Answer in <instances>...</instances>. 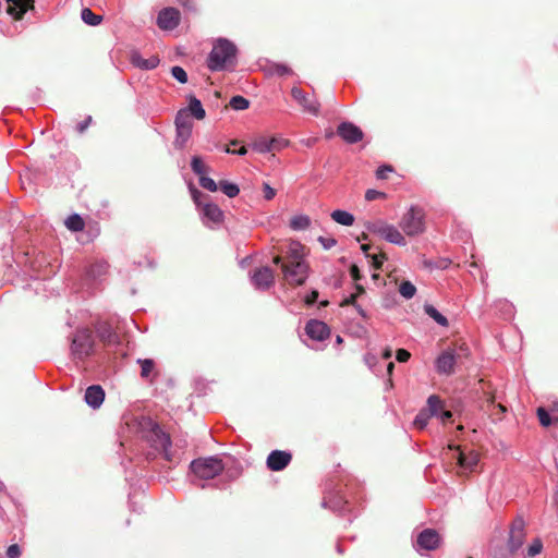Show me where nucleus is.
<instances>
[{
    "label": "nucleus",
    "mask_w": 558,
    "mask_h": 558,
    "mask_svg": "<svg viewBox=\"0 0 558 558\" xmlns=\"http://www.w3.org/2000/svg\"><path fill=\"white\" fill-rule=\"evenodd\" d=\"M292 98L298 101L304 112L317 117L320 113V104L315 96H308L299 87H292Z\"/></svg>",
    "instance_id": "obj_9"
},
{
    "label": "nucleus",
    "mask_w": 558,
    "mask_h": 558,
    "mask_svg": "<svg viewBox=\"0 0 558 558\" xmlns=\"http://www.w3.org/2000/svg\"><path fill=\"white\" fill-rule=\"evenodd\" d=\"M549 411L551 413L554 424H558V401L550 405Z\"/></svg>",
    "instance_id": "obj_54"
},
{
    "label": "nucleus",
    "mask_w": 558,
    "mask_h": 558,
    "mask_svg": "<svg viewBox=\"0 0 558 558\" xmlns=\"http://www.w3.org/2000/svg\"><path fill=\"white\" fill-rule=\"evenodd\" d=\"M515 553L508 546H496L492 551V558H514Z\"/></svg>",
    "instance_id": "obj_33"
},
{
    "label": "nucleus",
    "mask_w": 558,
    "mask_h": 558,
    "mask_svg": "<svg viewBox=\"0 0 558 558\" xmlns=\"http://www.w3.org/2000/svg\"><path fill=\"white\" fill-rule=\"evenodd\" d=\"M450 448L452 449L453 447L450 446ZM454 448L459 450L458 464L460 465V468H462L465 471L473 472L480 461V454L474 450L464 452L463 450H460L459 446Z\"/></svg>",
    "instance_id": "obj_18"
},
{
    "label": "nucleus",
    "mask_w": 558,
    "mask_h": 558,
    "mask_svg": "<svg viewBox=\"0 0 558 558\" xmlns=\"http://www.w3.org/2000/svg\"><path fill=\"white\" fill-rule=\"evenodd\" d=\"M97 335L105 345H112L119 342V336L108 323H99L96 326Z\"/></svg>",
    "instance_id": "obj_21"
},
{
    "label": "nucleus",
    "mask_w": 558,
    "mask_h": 558,
    "mask_svg": "<svg viewBox=\"0 0 558 558\" xmlns=\"http://www.w3.org/2000/svg\"><path fill=\"white\" fill-rule=\"evenodd\" d=\"M337 134L348 144H355L363 140V131L352 122H342L337 128Z\"/></svg>",
    "instance_id": "obj_11"
},
{
    "label": "nucleus",
    "mask_w": 558,
    "mask_h": 558,
    "mask_svg": "<svg viewBox=\"0 0 558 558\" xmlns=\"http://www.w3.org/2000/svg\"><path fill=\"white\" fill-rule=\"evenodd\" d=\"M289 145V141L282 137H259L252 144V148L260 154L279 151Z\"/></svg>",
    "instance_id": "obj_10"
},
{
    "label": "nucleus",
    "mask_w": 558,
    "mask_h": 558,
    "mask_svg": "<svg viewBox=\"0 0 558 558\" xmlns=\"http://www.w3.org/2000/svg\"><path fill=\"white\" fill-rule=\"evenodd\" d=\"M199 184L203 189L208 190L210 192H216L218 190V184L209 177H201Z\"/></svg>",
    "instance_id": "obj_44"
},
{
    "label": "nucleus",
    "mask_w": 558,
    "mask_h": 558,
    "mask_svg": "<svg viewBox=\"0 0 558 558\" xmlns=\"http://www.w3.org/2000/svg\"><path fill=\"white\" fill-rule=\"evenodd\" d=\"M399 292L403 298L411 299L415 295L416 288L412 282L403 281L399 287Z\"/></svg>",
    "instance_id": "obj_38"
},
{
    "label": "nucleus",
    "mask_w": 558,
    "mask_h": 558,
    "mask_svg": "<svg viewBox=\"0 0 558 558\" xmlns=\"http://www.w3.org/2000/svg\"><path fill=\"white\" fill-rule=\"evenodd\" d=\"M311 226V219L308 216L299 215L294 216L290 220V227L293 230H305Z\"/></svg>",
    "instance_id": "obj_30"
},
{
    "label": "nucleus",
    "mask_w": 558,
    "mask_h": 558,
    "mask_svg": "<svg viewBox=\"0 0 558 558\" xmlns=\"http://www.w3.org/2000/svg\"><path fill=\"white\" fill-rule=\"evenodd\" d=\"M153 444L157 450H162L165 453V458L171 461V456L169 453V447L171 446V439L168 434L157 428L153 430Z\"/></svg>",
    "instance_id": "obj_20"
},
{
    "label": "nucleus",
    "mask_w": 558,
    "mask_h": 558,
    "mask_svg": "<svg viewBox=\"0 0 558 558\" xmlns=\"http://www.w3.org/2000/svg\"><path fill=\"white\" fill-rule=\"evenodd\" d=\"M441 542L440 535L434 529H425L418 535L416 543L420 548L425 550H435Z\"/></svg>",
    "instance_id": "obj_15"
},
{
    "label": "nucleus",
    "mask_w": 558,
    "mask_h": 558,
    "mask_svg": "<svg viewBox=\"0 0 558 558\" xmlns=\"http://www.w3.org/2000/svg\"><path fill=\"white\" fill-rule=\"evenodd\" d=\"M266 71L270 75H278V76H284V75L292 74V70L288 65L281 64V63H271L266 68Z\"/></svg>",
    "instance_id": "obj_31"
},
{
    "label": "nucleus",
    "mask_w": 558,
    "mask_h": 558,
    "mask_svg": "<svg viewBox=\"0 0 558 558\" xmlns=\"http://www.w3.org/2000/svg\"><path fill=\"white\" fill-rule=\"evenodd\" d=\"M191 167H192V170L194 171V173H196L199 178L204 177L207 171L206 165L203 162L202 158L198 156H194L192 158Z\"/></svg>",
    "instance_id": "obj_37"
},
{
    "label": "nucleus",
    "mask_w": 558,
    "mask_h": 558,
    "mask_svg": "<svg viewBox=\"0 0 558 558\" xmlns=\"http://www.w3.org/2000/svg\"><path fill=\"white\" fill-rule=\"evenodd\" d=\"M181 14L175 8H166L161 10L157 17V25L165 31L174 29L180 23Z\"/></svg>",
    "instance_id": "obj_12"
},
{
    "label": "nucleus",
    "mask_w": 558,
    "mask_h": 558,
    "mask_svg": "<svg viewBox=\"0 0 558 558\" xmlns=\"http://www.w3.org/2000/svg\"><path fill=\"white\" fill-rule=\"evenodd\" d=\"M497 408H498V410L500 411L501 414H504L507 411L506 407L500 404V403L497 405Z\"/></svg>",
    "instance_id": "obj_63"
},
{
    "label": "nucleus",
    "mask_w": 558,
    "mask_h": 558,
    "mask_svg": "<svg viewBox=\"0 0 558 558\" xmlns=\"http://www.w3.org/2000/svg\"><path fill=\"white\" fill-rule=\"evenodd\" d=\"M392 167L391 166H383V167H379L376 171V177L377 179L379 180H384V179H387L388 178V174L390 172H392Z\"/></svg>",
    "instance_id": "obj_48"
},
{
    "label": "nucleus",
    "mask_w": 558,
    "mask_h": 558,
    "mask_svg": "<svg viewBox=\"0 0 558 558\" xmlns=\"http://www.w3.org/2000/svg\"><path fill=\"white\" fill-rule=\"evenodd\" d=\"M8 14L12 15L15 20H22L23 15L34 8L35 0H7Z\"/></svg>",
    "instance_id": "obj_17"
},
{
    "label": "nucleus",
    "mask_w": 558,
    "mask_h": 558,
    "mask_svg": "<svg viewBox=\"0 0 558 558\" xmlns=\"http://www.w3.org/2000/svg\"><path fill=\"white\" fill-rule=\"evenodd\" d=\"M95 351L93 332L88 328L77 329L71 342V354L75 360L83 361Z\"/></svg>",
    "instance_id": "obj_3"
},
{
    "label": "nucleus",
    "mask_w": 558,
    "mask_h": 558,
    "mask_svg": "<svg viewBox=\"0 0 558 558\" xmlns=\"http://www.w3.org/2000/svg\"><path fill=\"white\" fill-rule=\"evenodd\" d=\"M468 348L460 347L459 352L445 351L436 360V369L439 374L450 375L454 371V364L457 360L461 359L462 355L468 356Z\"/></svg>",
    "instance_id": "obj_7"
},
{
    "label": "nucleus",
    "mask_w": 558,
    "mask_h": 558,
    "mask_svg": "<svg viewBox=\"0 0 558 558\" xmlns=\"http://www.w3.org/2000/svg\"><path fill=\"white\" fill-rule=\"evenodd\" d=\"M225 150H226V153H228V154H236V155H240V156H243V155H245V154L247 153V149H246V147H245V146H242V147H240V148H239V149H236V150H232V149H230L229 147H226V149H225Z\"/></svg>",
    "instance_id": "obj_56"
},
{
    "label": "nucleus",
    "mask_w": 558,
    "mask_h": 558,
    "mask_svg": "<svg viewBox=\"0 0 558 558\" xmlns=\"http://www.w3.org/2000/svg\"><path fill=\"white\" fill-rule=\"evenodd\" d=\"M318 241L323 244V246L326 250H329V248L333 247L337 244V241L333 238L319 236Z\"/></svg>",
    "instance_id": "obj_49"
},
{
    "label": "nucleus",
    "mask_w": 558,
    "mask_h": 558,
    "mask_svg": "<svg viewBox=\"0 0 558 558\" xmlns=\"http://www.w3.org/2000/svg\"><path fill=\"white\" fill-rule=\"evenodd\" d=\"M318 298V291L313 290L305 299V303L307 305H313Z\"/></svg>",
    "instance_id": "obj_55"
},
{
    "label": "nucleus",
    "mask_w": 558,
    "mask_h": 558,
    "mask_svg": "<svg viewBox=\"0 0 558 558\" xmlns=\"http://www.w3.org/2000/svg\"><path fill=\"white\" fill-rule=\"evenodd\" d=\"M186 110H187L189 114H192L197 120H203L206 116V112H205L201 101L194 96L190 97L189 109H186Z\"/></svg>",
    "instance_id": "obj_27"
},
{
    "label": "nucleus",
    "mask_w": 558,
    "mask_h": 558,
    "mask_svg": "<svg viewBox=\"0 0 558 558\" xmlns=\"http://www.w3.org/2000/svg\"><path fill=\"white\" fill-rule=\"evenodd\" d=\"M400 227L409 236H416L424 232V213L421 208L412 206L401 218Z\"/></svg>",
    "instance_id": "obj_6"
},
{
    "label": "nucleus",
    "mask_w": 558,
    "mask_h": 558,
    "mask_svg": "<svg viewBox=\"0 0 558 558\" xmlns=\"http://www.w3.org/2000/svg\"><path fill=\"white\" fill-rule=\"evenodd\" d=\"M225 469L221 459L216 457L199 458L191 462L192 472L202 480H211Z\"/></svg>",
    "instance_id": "obj_4"
},
{
    "label": "nucleus",
    "mask_w": 558,
    "mask_h": 558,
    "mask_svg": "<svg viewBox=\"0 0 558 558\" xmlns=\"http://www.w3.org/2000/svg\"><path fill=\"white\" fill-rule=\"evenodd\" d=\"M368 239V235L367 233L363 232L360 236L356 238V240L360 242V241H365Z\"/></svg>",
    "instance_id": "obj_61"
},
{
    "label": "nucleus",
    "mask_w": 558,
    "mask_h": 558,
    "mask_svg": "<svg viewBox=\"0 0 558 558\" xmlns=\"http://www.w3.org/2000/svg\"><path fill=\"white\" fill-rule=\"evenodd\" d=\"M525 537V521L522 517L518 515L510 525L507 546L518 551L524 544Z\"/></svg>",
    "instance_id": "obj_8"
},
{
    "label": "nucleus",
    "mask_w": 558,
    "mask_h": 558,
    "mask_svg": "<svg viewBox=\"0 0 558 558\" xmlns=\"http://www.w3.org/2000/svg\"><path fill=\"white\" fill-rule=\"evenodd\" d=\"M171 74L181 84H185L187 82V74H186L185 70L179 65L171 68Z\"/></svg>",
    "instance_id": "obj_42"
},
{
    "label": "nucleus",
    "mask_w": 558,
    "mask_h": 558,
    "mask_svg": "<svg viewBox=\"0 0 558 558\" xmlns=\"http://www.w3.org/2000/svg\"><path fill=\"white\" fill-rule=\"evenodd\" d=\"M536 414L542 426L548 427L554 423L550 411H547L544 408H538Z\"/></svg>",
    "instance_id": "obj_40"
},
{
    "label": "nucleus",
    "mask_w": 558,
    "mask_h": 558,
    "mask_svg": "<svg viewBox=\"0 0 558 558\" xmlns=\"http://www.w3.org/2000/svg\"><path fill=\"white\" fill-rule=\"evenodd\" d=\"M219 187L230 198L235 197L240 193L239 186L228 181H220Z\"/></svg>",
    "instance_id": "obj_34"
},
{
    "label": "nucleus",
    "mask_w": 558,
    "mask_h": 558,
    "mask_svg": "<svg viewBox=\"0 0 558 558\" xmlns=\"http://www.w3.org/2000/svg\"><path fill=\"white\" fill-rule=\"evenodd\" d=\"M367 257L372 259V266L375 269H380L384 262L388 259L386 253H379V254H367Z\"/></svg>",
    "instance_id": "obj_43"
},
{
    "label": "nucleus",
    "mask_w": 558,
    "mask_h": 558,
    "mask_svg": "<svg viewBox=\"0 0 558 558\" xmlns=\"http://www.w3.org/2000/svg\"><path fill=\"white\" fill-rule=\"evenodd\" d=\"M292 460V454L283 450H274L267 457V468L271 471L278 472L286 469Z\"/></svg>",
    "instance_id": "obj_14"
},
{
    "label": "nucleus",
    "mask_w": 558,
    "mask_h": 558,
    "mask_svg": "<svg viewBox=\"0 0 558 558\" xmlns=\"http://www.w3.org/2000/svg\"><path fill=\"white\" fill-rule=\"evenodd\" d=\"M425 409L430 414V416H439L444 410V403L438 396L432 395L427 399V405Z\"/></svg>",
    "instance_id": "obj_25"
},
{
    "label": "nucleus",
    "mask_w": 558,
    "mask_h": 558,
    "mask_svg": "<svg viewBox=\"0 0 558 558\" xmlns=\"http://www.w3.org/2000/svg\"><path fill=\"white\" fill-rule=\"evenodd\" d=\"M141 364V376L143 378H148L155 368V362L150 359L138 360Z\"/></svg>",
    "instance_id": "obj_39"
},
{
    "label": "nucleus",
    "mask_w": 558,
    "mask_h": 558,
    "mask_svg": "<svg viewBox=\"0 0 558 558\" xmlns=\"http://www.w3.org/2000/svg\"><path fill=\"white\" fill-rule=\"evenodd\" d=\"M193 199L194 202L199 205L198 197L201 196V192L196 189L192 191Z\"/></svg>",
    "instance_id": "obj_59"
},
{
    "label": "nucleus",
    "mask_w": 558,
    "mask_h": 558,
    "mask_svg": "<svg viewBox=\"0 0 558 558\" xmlns=\"http://www.w3.org/2000/svg\"><path fill=\"white\" fill-rule=\"evenodd\" d=\"M305 331L310 338L318 341L327 339L330 335L329 327L324 322L315 319H312L306 324Z\"/></svg>",
    "instance_id": "obj_16"
},
{
    "label": "nucleus",
    "mask_w": 558,
    "mask_h": 558,
    "mask_svg": "<svg viewBox=\"0 0 558 558\" xmlns=\"http://www.w3.org/2000/svg\"><path fill=\"white\" fill-rule=\"evenodd\" d=\"M90 122H92V117L88 116L84 121H82L77 124V128H76L77 132L83 133L89 126Z\"/></svg>",
    "instance_id": "obj_53"
},
{
    "label": "nucleus",
    "mask_w": 558,
    "mask_h": 558,
    "mask_svg": "<svg viewBox=\"0 0 558 558\" xmlns=\"http://www.w3.org/2000/svg\"><path fill=\"white\" fill-rule=\"evenodd\" d=\"M65 227L70 230V231H73V232H80V231H83L84 228H85V221L84 219L77 215V214H73V215H70L65 222H64Z\"/></svg>",
    "instance_id": "obj_28"
},
{
    "label": "nucleus",
    "mask_w": 558,
    "mask_h": 558,
    "mask_svg": "<svg viewBox=\"0 0 558 558\" xmlns=\"http://www.w3.org/2000/svg\"><path fill=\"white\" fill-rule=\"evenodd\" d=\"M174 123L179 136L185 140L191 135L193 123L190 119L187 110L181 109L175 116Z\"/></svg>",
    "instance_id": "obj_19"
},
{
    "label": "nucleus",
    "mask_w": 558,
    "mask_h": 558,
    "mask_svg": "<svg viewBox=\"0 0 558 558\" xmlns=\"http://www.w3.org/2000/svg\"><path fill=\"white\" fill-rule=\"evenodd\" d=\"M276 195V191L269 186L267 183L264 184V197L267 199V201H270L275 197Z\"/></svg>",
    "instance_id": "obj_50"
},
{
    "label": "nucleus",
    "mask_w": 558,
    "mask_h": 558,
    "mask_svg": "<svg viewBox=\"0 0 558 558\" xmlns=\"http://www.w3.org/2000/svg\"><path fill=\"white\" fill-rule=\"evenodd\" d=\"M350 275H351V277H352V279L354 281H359L362 278L360 269H359V267L355 264L351 265V267H350Z\"/></svg>",
    "instance_id": "obj_51"
},
{
    "label": "nucleus",
    "mask_w": 558,
    "mask_h": 558,
    "mask_svg": "<svg viewBox=\"0 0 558 558\" xmlns=\"http://www.w3.org/2000/svg\"><path fill=\"white\" fill-rule=\"evenodd\" d=\"M230 107L234 110H245L250 107V101L243 96H233L229 102Z\"/></svg>",
    "instance_id": "obj_36"
},
{
    "label": "nucleus",
    "mask_w": 558,
    "mask_h": 558,
    "mask_svg": "<svg viewBox=\"0 0 558 558\" xmlns=\"http://www.w3.org/2000/svg\"><path fill=\"white\" fill-rule=\"evenodd\" d=\"M82 20L92 26H96L101 23L102 17L100 15L95 14L90 9L85 8L82 10Z\"/></svg>",
    "instance_id": "obj_32"
},
{
    "label": "nucleus",
    "mask_w": 558,
    "mask_h": 558,
    "mask_svg": "<svg viewBox=\"0 0 558 558\" xmlns=\"http://www.w3.org/2000/svg\"><path fill=\"white\" fill-rule=\"evenodd\" d=\"M542 549H543V543H542L541 538H535V539H533L531 545L527 547L526 556L532 558V557L541 554Z\"/></svg>",
    "instance_id": "obj_41"
},
{
    "label": "nucleus",
    "mask_w": 558,
    "mask_h": 558,
    "mask_svg": "<svg viewBox=\"0 0 558 558\" xmlns=\"http://www.w3.org/2000/svg\"><path fill=\"white\" fill-rule=\"evenodd\" d=\"M384 359H389L391 356V351L390 350H386L383 354Z\"/></svg>",
    "instance_id": "obj_64"
},
{
    "label": "nucleus",
    "mask_w": 558,
    "mask_h": 558,
    "mask_svg": "<svg viewBox=\"0 0 558 558\" xmlns=\"http://www.w3.org/2000/svg\"><path fill=\"white\" fill-rule=\"evenodd\" d=\"M386 194L384 192H379L377 190H367L365 193V199L368 202L375 201L377 198H385Z\"/></svg>",
    "instance_id": "obj_45"
},
{
    "label": "nucleus",
    "mask_w": 558,
    "mask_h": 558,
    "mask_svg": "<svg viewBox=\"0 0 558 558\" xmlns=\"http://www.w3.org/2000/svg\"><path fill=\"white\" fill-rule=\"evenodd\" d=\"M131 62L140 69L153 70L159 64V58L157 56H150L148 59H145L138 52H133L131 54Z\"/></svg>",
    "instance_id": "obj_23"
},
{
    "label": "nucleus",
    "mask_w": 558,
    "mask_h": 558,
    "mask_svg": "<svg viewBox=\"0 0 558 558\" xmlns=\"http://www.w3.org/2000/svg\"><path fill=\"white\" fill-rule=\"evenodd\" d=\"M251 280L256 289L267 290L274 286L275 275L269 267H260L252 272Z\"/></svg>",
    "instance_id": "obj_13"
},
{
    "label": "nucleus",
    "mask_w": 558,
    "mask_h": 558,
    "mask_svg": "<svg viewBox=\"0 0 558 558\" xmlns=\"http://www.w3.org/2000/svg\"><path fill=\"white\" fill-rule=\"evenodd\" d=\"M356 299H357V294H351L349 298L344 299L340 303V306H349V305L355 306L356 305Z\"/></svg>",
    "instance_id": "obj_52"
},
{
    "label": "nucleus",
    "mask_w": 558,
    "mask_h": 558,
    "mask_svg": "<svg viewBox=\"0 0 558 558\" xmlns=\"http://www.w3.org/2000/svg\"><path fill=\"white\" fill-rule=\"evenodd\" d=\"M368 232L377 234L389 243L400 246L407 245L403 234L393 225H389L384 220L369 221L365 225Z\"/></svg>",
    "instance_id": "obj_5"
},
{
    "label": "nucleus",
    "mask_w": 558,
    "mask_h": 558,
    "mask_svg": "<svg viewBox=\"0 0 558 558\" xmlns=\"http://www.w3.org/2000/svg\"><path fill=\"white\" fill-rule=\"evenodd\" d=\"M355 290L356 292L354 294H357V296L365 293V289L362 284L355 283Z\"/></svg>",
    "instance_id": "obj_58"
},
{
    "label": "nucleus",
    "mask_w": 558,
    "mask_h": 558,
    "mask_svg": "<svg viewBox=\"0 0 558 558\" xmlns=\"http://www.w3.org/2000/svg\"><path fill=\"white\" fill-rule=\"evenodd\" d=\"M424 312L440 326L448 327V319L442 314H440L433 305L425 304Z\"/></svg>",
    "instance_id": "obj_29"
},
{
    "label": "nucleus",
    "mask_w": 558,
    "mask_h": 558,
    "mask_svg": "<svg viewBox=\"0 0 558 558\" xmlns=\"http://www.w3.org/2000/svg\"><path fill=\"white\" fill-rule=\"evenodd\" d=\"M203 215L210 221L215 223H219L223 219V213L222 210L216 205V204H205L203 206Z\"/></svg>",
    "instance_id": "obj_24"
},
{
    "label": "nucleus",
    "mask_w": 558,
    "mask_h": 558,
    "mask_svg": "<svg viewBox=\"0 0 558 558\" xmlns=\"http://www.w3.org/2000/svg\"><path fill=\"white\" fill-rule=\"evenodd\" d=\"M105 399V391L104 389L98 386H89L86 389L85 392V401L88 405L93 407L94 409L99 408Z\"/></svg>",
    "instance_id": "obj_22"
},
{
    "label": "nucleus",
    "mask_w": 558,
    "mask_h": 558,
    "mask_svg": "<svg viewBox=\"0 0 558 558\" xmlns=\"http://www.w3.org/2000/svg\"><path fill=\"white\" fill-rule=\"evenodd\" d=\"M430 414L427 412V410L424 408L422 409L417 415L415 416L414 418V426L418 429H423L427 423H428V420L430 418Z\"/></svg>",
    "instance_id": "obj_35"
},
{
    "label": "nucleus",
    "mask_w": 558,
    "mask_h": 558,
    "mask_svg": "<svg viewBox=\"0 0 558 558\" xmlns=\"http://www.w3.org/2000/svg\"><path fill=\"white\" fill-rule=\"evenodd\" d=\"M411 353L405 349H398L396 352V359L400 363H405L410 360Z\"/></svg>",
    "instance_id": "obj_47"
},
{
    "label": "nucleus",
    "mask_w": 558,
    "mask_h": 558,
    "mask_svg": "<svg viewBox=\"0 0 558 558\" xmlns=\"http://www.w3.org/2000/svg\"><path fill=\"white\" fill-rule=\"evenodd\" d=\"M371 248V245L369 244H362L361 245V250L363 251V253L367 256L368 254V251Z\"/></svg>",
    "instance_id": "obj_60"
},
{
    "label": "nucleus",
    "mask_w": 558,
    "mask_h": 558,
    "mask_svg": "<svg viewBox=\"0 0 558 558\" xmlns=\"http://www.w3.org/2000/svg\"><path fill=\"white\" fill-rule=\"evenodd\" d=\"M21 554H22V551L17 544L10 545L5 553L8 558H20Z\"/></svg>",
    "instance_id": "obj_46"
},
{
    "label": "nucleus",
    "mask_w": 558,
    "mask_h": 558,
    "mask_svg": "<svg viewBox=\"0 0 558 558\" xmlns=\"http://www.w3.org/2000/svg\"><path fill=\"white\" fill-rule=\"evenodd\" d=\"M331 219L342 226H352L354 223V216L345 210L337 209L330 215Z\"/></svg>",
    "instance_id": "obj_26"
},
{
    "label": "nucleus",
    "mask_w": 558,
    "mask_h": 558,
    "mask_svg": "<svg viewBox=\"0 0 558 558\" xmlns=\"http://www.w3.org/2000/svg\"><path fill=\"white\" fill-rule=\"evenodd\" d=\"M274 264L281 265L284 279L289 284L302 286L308 276V265L304 259L303 246L299 243L292 244L282 262L281 256H275Z\"/></svg>",
    "instance_id": "obj_1"
},
{
    "label": "nucleus",
    "mask_w": 558,
    "mask_h": 558,
    "mask_svg": "<svg viewBox=\"0 0 558 558\" xmlns=\"http://www.w3.org/2000/svg\"><path fill=\"white\" fill-rule=\"evenodd\" d=\"M438 417H440L442 422H446L452 417V413L451 411L444 409Z\"/></svg>",
    "instance_id": "obj_57"
},
{
    "label": "nucleus",
    "mask_w": 558,
    "mask_h": 558,
    "mask_svg": "<svg viewBox=\"0 0 558 558\" xmlns=\"http://www.w3.org/2000/svg\"><path fill=\"white\" fill-rule=\"evenodd\" d=\"M236 47L228 39L220 38L214 45L207 59V66L211 71H221L233 64L236 56Z\"/></svg>",
    "instance_id": "obj_2"
},
{
    "label": "nucleus",
    "mask_w": 558,
    "mask_h": 558,
    "mask_svg": "<svg viewBox=\"0 0 558 558\" xmlns=\"http://www.w3.org/2000/svg\"><path fill=\"white\" fill-rule=\"evenodd\" d=\"M354 307L356 308V311H357V312H359L363 317L365 316V312H364V310H363L360 305H357V304H356Z\"/></svg>",
    "instance_id": "obj_62"
}]
</instances>
